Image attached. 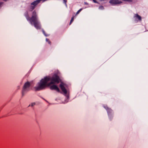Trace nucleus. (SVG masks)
Segmentation results:
<instances>
[{
  "label": "nucleus",
  "instance_id": "f257e3e1",
  "mask_svg": "<svg viewBox=\"0 0 148 148\" xmlns=\"http://www.w3.org/2000/svg\"><path fill=\"white\" fill-rule=\"evenodd\" d=\"M59 77L56 74L54 75L51 77L49 76L46 77L41 79L35 87V89L37 90H40L45 88L48 86L59 83Z\"/></svg>",
  "mask_w": 148,
  "mask_h": 148
},
{
  "label": "nucleus",
  "instance_id": "f03ea898",
  "mask_svg": "<svg viewBox=\"0 0 148 148\" xmlns=\"http://www.w3.org/2000/svg\"><path fill=\"white\" fill-rule=\"evenodd\" d=\"M24 15L27 20L29 21L30 24L32 25L33 24L34 27L37 29H40L41 28V25L38 20V18L35 10L33 11L32 17H29L28 13L26 12L24 14Z\"/></svg>",
  "mask_w": 148,
  "mask_h": 148
},
{
  "label": "nucleus",
  "instance_id": "7ed1b4c3",
  "mask_svg": "<svg viewBox=\"0 0 148 148\" xmlns=\"http://www.w3.org/2000/svg\"><path fill=\"white\" fill-rule=\"evenodd\" d=\"M66 85L63 83H61L60 85V87L64 95L66 97L67 100H68L69 98V95L67 94V91L65 88Z\"/></svg>",
  "mask_w": 148,
  "mask_h": 148
},
{
  "label": "nucleus",
  "instance_id": "20e7f679",
  "mask_svg": "<svg viewBox=\"0 0 148 148\" xmlns=\"http://www.w3.org/2000/svg\"><path fill=\"white\" fill-rule=\"evenodd\" d=\"M30 85V83L28 82H27L25 84L22 91L23 95L29 90Z\"/></svg>",
  "mask_w": 148,
  "mask_h": 148
},
{
  "label": "nucleus",
  "instance_id": "39448f33",
  "mask_svg": "<svg viewBox=\"0 0 148 148\" xmlns=\"http://www.w3.org/2000/svg\"><path fill=\"white\" fill-rule=\"evenodd\" d=\"M109 3L112 5H114L120 3L122 2L118 0H110L109 1Z\"/></svg>",
  "mask_w": 148,
  "mask_h": 148
},
{
  "label": "nucleus",
  "instance_id": "423d86ee",
  "mask_svg": "<svg viewBox=\"0 0 148 148\" xmlns=\"http://www.w3.org/2000/svg\"><path fill=\"white\" fill-rule=\"evenodd\" d=\"M50 88L51 90H56L57 92H60V90L59 88L56 85H53L50 87Z\"/></svg>",
  "mask_w": 148,
  "mask_h": 148
},
{
  "label": "nucleus",
  "instance_id": "0eeeda50",
  "mask_svg": "<svg viewBox=\"0 0 148 148\" xmlns=\"http://www.w3.org/2000/svg\"><path fill=\"white\" fill-rule=\"evenodd\" d=\"M134 17L136 20H138V21L141 20V16L138 15V14H135Z\"/></svg>",
  "mask_w": 148,
  "mask_h": 148
},
{
  "label": "nucleus",
  "instance_id": "6e6552de",
  "mask_svg": "<svg viewBox=\"0 0 148 148\" xmlns=\"http://www.w3.org/2000/svg\"><path fill=\"white\" fill-rule=\"evenodd\" d=\"M104 108L107 110V112L108 114V116L109 117H110L109 113L110 112H112V110L111 109L108 108L107 106H104Z\"/></svg>",
  "mask_w": 148,
  "mask_h": 148
},
{
  "label": "nucleus",
  "instance_id": "1a4fd4ad",
  "mask_svg": "<svg viewBox=\"0 0 148 148\" xmlns=\"http://www.w3.org/2000/svg\"><path fill=\"white\" fill-rule=\"evenodd\" d=\"M35 105V103H31V104H30L28 106H31L32 107L33 106H34Z\"/></svg>",
  "mask_w": 148,
  "mask_h": 148
},
{
  "label": "nucleus",
  "instance_id": "9d476101",
  "mask_svg": "<svg viewBox=\"0 0 148 148\" xmlns=\"http://www.w3.org/2000/svg\"><path fill=\"white\" fill-rule=\"evenodd\" d=\"M82 10V8H81L79 10H78L77 12L76 13V14H78L79 12Z\"/></svg>",
  "mask_w": 148,
  "mask_h": 148
},
{
  "label": "nucleus",
  "instance_id": "9b49d317",
  "mask_svg": "<svg viewBox=\"0 0 148 148\" xmlns=\"http://www.w3.org/2000/svg\"><path fill=\"white\" fill-rule=\"evenodd\" d=\"M74 17H72V18H71V20L70 21V25L71 23H72L73 21V20H74Z\"/></svg>",
  "mask_w": 148,
  "mask_h": 148
},
{
  "label": "nucleus",
  "instance_id": "f8f14e48",
  "mask_svg": "<svg viewBox=\"0 0 148 148\" xmlns=\"http://www.w3.org/2000/svg\"><path fill=\"white\" fill-rule=\"evenodd\" d=\"M46 41L47 42H48V43L50 44L51 43V42L49 40V39H48V38H46Z\"/></svg>",
  "mask_w": 148,
  "mask_h": 148
},
{
  "label": "nucleus",
  "instance_id": "ddd939ff",
  "mask_svg": "<svg viewBox=\"0 0 148 148\" xmlns=\"http://www.w3.org/2000/svg\"><path fill=\"white\" fill-rule=\"evenodd\" d=\"M99 8L100 9H101V10H102V9H103L104 8H103V6H100L99 7Z\"/></svg>",
  "mask_w": 148,
  "mask_h": 148
},
{
  "label": "nucleus",
  "instance_id": "4468645a",
  "mask_svg": "<svg viewBox=\"0 0 148 148\" xmlns=\"http://www.w3.org/2000/svg\"><path fill=\"white\" fill-rule=\"evenodd\" d=\"M64 3L66 5V3L67 2V0H63Z\"/></svg>",
  "mask_w": 148,
  "mask_h": 148
},
{
  "label": "nucleus",
  "instance_id": "2eb2a0df",
  "mask_svg": "<svg viewBox=\"0 0 148 148\" xmlns=\"http://www.w3.org/2000/svg\"><path fill=\"white\" fill-rule=\"evenodd\" d=\"M43 34H44L45 35V36H48V35H46V34H45V32L44 31H43Z\"/></svg>",
  "mask_w": 148,
  "mask_h": 148
},
{
  "label": "nucleus",
  "instance_id": "dca6fc26",
  "mask_svg": "<svg viewBox=\"0 0 148 148\" xmlns=\"http://www.w3.org/2000/svg\"><path fill=\"white\" fill-rule=\"evenodd\" d=\"M95 3H97V2L96 1V0H92Z\"/></svg>",
  "mask_w": 148,
  "mask_h": 148
},
{
  "label": "nucleus",
  "instance_id": "f3484780",
  "mask_svg": "<svg viewBox=\"0 0 148 148\" xmlns=\"http://www.w3.org/2000/svg\"><path fill=\"white\" fill-rule=\"evenodd\" d=\"M3 3H0V7H1V5H2V4H3Z\"/></svg>",
  "mask_w": 148,
  "mask_h": 148
},
{
  "label": "nucleus",
  "instance_id": "a211bd4d",
  "mask_svg": "<svg viewBox=\"0 0 148 148\" xmlns=\"http://www.w3.org/2000/svg\"><path fill=\"white\" fill-rule=\"evenodd\" d=\"M85 4H87V3L86 2H85Z\"/></svg>",
  "mask_w": 148,
  "mask_h": 148
},
{
  "label": "nucleus",
  "instance_id": "6ab92c4d",
  "mask_svg": "<svg viewBox=\"0 0 148 148\" xmlns=\"http://www.w3.org/2000/svg\"><path fill=\"white\" fill-rule=\"evenodd\" d=\"M4 1H7L8 0H3Z\"/></svg>",
  "mask_w": 148,
  "mask_h": 148
},
{
  "label": "nucleus",
  "instance_id": "aec40b11",
  "mask_svg": "<svg viewBox=\"0 0 148 148\" xmlns=\"http://www.w3.org/2000/svg\"><path fill=\"white\" fill-rule=\"evenodd\" d=\"M68 101H67L66 102H65L66 103V102H68Z\"/></svg>",
  "mask_w": 148,
  "mask_h": 148
}]
</instances>
